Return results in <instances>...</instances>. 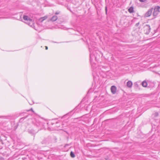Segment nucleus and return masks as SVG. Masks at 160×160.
<instances>
[{"label": "nucleus", "mask_w": 160, "mask_h": 160, "mask_svg": "<svg viewBox=\"0 0 160 160\" xmlns=\"http://www.w3.org/2000/svg\"><path fill=\"white\" fill-rule=\"evenodd\" d=\"M23 19L24 20L27 21V22L32 19L28 16L25 15L23 17Z\"/></svg>", "instance_id": "obj_7"}, {"label": "nucleus", "mask_w": 160, "mask_h": 160, "mask_svg": "<svg viewBox=\"0 0 160 160\" xmlns=\"http://www.w3.org/2000/svg\"><path fill=\"white\" fill-rule=\"evenodd\" d=\"M134 84H135V85H136V86H138V84H137V82H135Z\"/></svg>", "instance_id": "obj_24"}, {"label": "nucleus", "mask_w": 160, "mask_h": 160, "mask_svg": "<svg viewBox=\"0 0 160 160\" xmlns=\"http://www.w3.org/2000/svg\"><path fill=\"white\" fill-rule=\"evenodd\" d=\"M105 10L106 13L107 14V6H106L105 7Z\"/></svg>", "instance_id": "obj_18"}, {"label": "nucleus", "mask_w": 160, "mask_h": 160, "mask_svg": "<svg viewBox=\"0 0 160 160\" xmlns=\"http://www.w3.org/2000/svg\"><path fill=\"white\" fill-rule=\"evenodd\" d=\"M157 9H155L154 8L153 12V15L154 16H157L158 15V12L157 11Z\"/></svg>", "instance_id": "obj_10"}, {"label": "nucleus", "mask_w": 160, "mask_h": 160, "mask_svg": "<svg viewBox=\"0 0 160 160\" xmlns=\"http://www.w3.org/2000/svg\"><path fill=\"white\" fill-rule=\"evenodd\" d=\"M128 12L130 13H132L134 12L133 11V7H131L128 9Z\"/></svg>", "instance_id": "obj_11"}, {"label": "nucleus", "mask_w": 160, "mask_h": 160, "mask_svg": "<svg viewBox=\"0 0 160 160\" xmlns=\"http://www.w3.org/2000/svg\"><path fill=\"white\" fill-rule=\"evenodd\" d=\"M70 155L72 158H74L75 157V155L72 151L71 152Z\"/></svg>", "instance_id": "obj_14"}, {"label": "nucleus", "mask_w": 160, "mask_h": 160, "mask_svg": "<svg viewBox=\"0 0 160 160\" xmlns=\"http://www.w3.org/2000/svg\"><path fill=\"white\" fill-rule=\"evenodd\" d=\"M60 13V11H57V12H56L55 14H56V15H58V14Z\"/></svg>", "instance_id": "obj_17"}, {"label": "nucleus", "mask_w": 160, "mask_h": 160, "mask_svg": "<svg viewBox=\"0 0 160 160\" xmlns=\"http://www.w3.org/2000/svg\"><path fill=\"white\" fill-rule=\"evenodd\" d=\"M29 111H31L32 112H34L32 108H31L30 109V110H29Z\"/></svg>", "instance_id": "obj_22"}, {"label": "nucleus", "mask_w": 160, "mask_h": 160, "mask_svg": "<svg viewBox=\"0 0 160 160\" xmlns=\"http://www.w3.org/2000/svg\"><path fill=\"white\" fill-rule=\"evenodd\" d=\"M154 9H157V11L158 12H160V7L159 6H156L155 7Z\"/></svg>", "instance_id": "obj_13"}, {"label": "nucleus", "mask_w": 160, "mask_h": 160, "mask_svg": "<svg viewBox=\"0 0 160 160\" xmlns=\"http://www.w3.org/2000/svg\"><path fill=\"white\" fill-rule=\"evenodd\" d=\"M139 24V22H138L136 24H135V26H136V27H137L138 26Z\"/></svg>", "instance_id": "obj_20"}, {"label": "nucleus", "mask_w": 160, "mask_h": 160, "mask_svg": "<svg viewBox=\"0 0 160 160\" xmlns=\"http://www.w3.org/2000/svg\"><path fill=\"white\" fill-rule=\"evenodd\" d=\"M58 19V17L56 16H53L51 19V20L52 22L56 21Z\"/></svg>", "instance_id": "obj_8"}, {"label": "nucleus", "mask_w": 160, "mask_h": 160, "mask_svg": "<svg viewBox=\"0 0 160 160\" xmlns=\"http://www.w3.org/2000/svg\"><path fill=\"white\" fill-rule=\"evenodd\" d=\"M28 117V116H26L25 117H22L20 118V121H22L23 120L25 119L26 118Z\"/></svg>", "instance_id": "obj_15"}, {"label": "nucleus", "mask_w": 160, "mask_h": 160, "mask_svg": "<svg viewBox=\"0 0 160 160\" xmlns=\"http://www.w3.org/2000/svg\"><path fill=\"white\" fill-rule=\"evenodd\" d=\"M116 90H117V88H116V87L115 86H114V85L112 86L111 87V92L113 94H114L116 93Z\"/></svg>", "instance_id": "obj_4"}, {"label": "nucleus", "mask_w": 160, "mask_h": 160, "mask_svg": "<svg viewBox=\"0 0 160 160\" xmlns=\"http://www.w3.org/2000/svg\"><path fill=\"white\" fill-rule=\"evenodd\" d=\"M153 9V8H151L150 9H149L144 14V17H148L150 16L151 13H152Z\"/></svg>", "instance_id": "obj_3"}, {"label": "nucleus", "mask_w": 160, "mask_h": 160, "mask_svg": "<svg viewBox=\"0 0 160 160\" xmlns=\"http://www.w3.org/2000/svg\"><path fill=\"white\" fill-rule=\"evenodd\" d=\"M132 85V83L131 81H128L127 83V86L129 88H131Z\"/></svg>", "instance_id": "obj_5"}, {"label": "nucleus", "mask_w": 160, "mask_h": 160, "mask_svg": "<svg viewBox=\"0 0 160 160\" xmlns=\"http://www.w3.org/2000/svg\"><path fill=\"white\" fill-rule=\"evenodd\" d=\"M0 160H4V159L2 157L0 156Z\"/></svg>", "instance_id": "obj_19"}, {"label": "nucleus", "mask_w": 160, "mask_h": 160, "mask_svg": "<svg viewBox=\"0 0 160 160\" xmlns=\"http://www.w3.org/2000/svg\"><path fill=\"white\" fill-rule=\"evenodd\" d=\"M155 117H157L158 116V112H155L154 114Z\"/></svg>", "instance_id": "obj_16"}, {"label": "nucleus", "mask_w": 160, "mask_h": 160, "mask_svg": "<svg viewBox=\"0 0 160 160\" xmlns=\"http://www.w3.org/2000/svg\"><path fill=\"white\" fill-rule=\"evenodd\" d=\"M143 29L145 34H148L149 33L151 30L150 26L149 25L146 24L144 26Z\"/></svg>", "instance_id": "obj_1"}, {"label": "nucleus", "mask_w": 160, "mask_h": 160, "mask_svg": "<svg viewBox=\"0 0 160 160\" xmlns=\"http://www.w3.org/2000/svg\"><path fill=\"white\" fill-rule=\"evenodd\" d=\"M47 18V16H44V17L41 18L39 19V21H40L41 22H42L44 20L46 19Z\"/></svg>", "instance_id": "obj_12"}, {"label": "nucleus", "mask_w": 160, "mask_h": 160, "mask_svg": "<svg viewBox=\"0 0 160 160\" xmlns=\"http://www.w3.org/2000/svg\"><path fill=\"white\" fill-rule=\"evenodd\" d=\"M27 23L28 25L31 27L34 26L33 21L32 19L31 20H30L28 22H27Z\"/></svg>", "instance_id": "obj_6"}, {"label": "nucleus", "mask_w": 160, "mask_h": 160, "mask_svg": "<svg viewBox=\"0 0 160 160\" xmlns=\"http://www.w3.org/2000/svg\"><path fill=\"white\" fill-rule=\"evenodd\" d=\"M51 142V139L50 137H48L44 139L41 142L42 144H48Z\"/></svg>", "instance_id": "obj_2"}, {"label": "nucleus", "mask_w": 160, "mask_h": 160, "mask_svg": "<svg viewBox=\"0 0 160 160\" xmlns=\"http://www.w3.org/2000/svg\"><path fill=\"white\" fill-rule=\"evenodd\" d=\"M139 1L141 2H144L146 0H139Z\"/></svg>", "instance_id": "obj_21"}, {"label": "nucleus", "mask_w": 160, "mask_h": 160, "mask_svg": "<svg viewBox=\"0 0 160 160\" xmlns=\"http://www.w3.org/2000/svg\"><path fill=\"white\" fill-rule=\"evenodd\" d=\"M45 49L47 50L48 49V47L47 46H45Z\"/></svg>", "instance_id": "obj_23"}, {"label": "nucleus", "mask_w": 160, "mask_h": 160, "mask_svg": "<svg viewBox=\"0 0 160 160\" xmlns=\"http://www.w3.org/2000/svg\"><path fill=\"white\" fill-rule=\"evenodd\" d=\"M142 85L143 87H146L148 86V83L146 81H144L142 82Z\"/></svg>", "instance_id": "obj_9"}]
</instances>
